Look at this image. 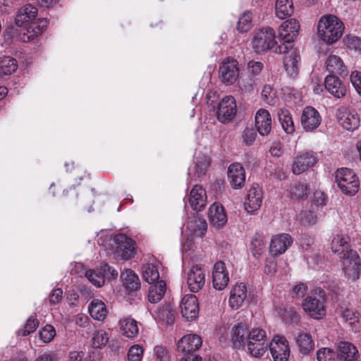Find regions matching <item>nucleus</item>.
I'll return each mask as SVG.
<instances>
[{"mask_svg": "<svg viewBox=\"0 0 361 361\" xmlns=\"http://www.w3.org/2000/svg\"><path fill=\"white\" fill-rule=\"evenodd\" d=\"M115 254L122 259H128L134 255L133 241L124 234L114 236Z\"/></svg>", "mask_w": 361, "mask_h": 361, "instance_id": "15", "label": "nucleus"}, {"mask_svg": "<svg viewBox=\"0 0 361 361\" xmlns=\"http://www.w3.org/2000/svg\"><path fill=\"white\" fill-rule=\"evenodd\" d=\"M210 164V158L207 154L200 152L196 153L195 157V166L192 169L195 176L202 179L207 171Z\"/></svg>", "mask_w": 361, "mask_h": 361, "instance_id": "34", "label": "nucleus"}, {"mask_svg": "<svg viewBox=\"0 0 361 361\" xmlns=\"http://www.w3.org/2000/svg\"><path fill=\"white\" fill-rule=\"evenodd\" d=\"M325 89L333 96L337 98L343 97L346 94L345 86L338 78L329 74L324 80Z\"/></svg>", "mask_w": 361, "mask_h": 361, "instance_id": "28", "label": "nucleus"}, {"mask_svg": "<svg viewBox=\"0 0 361 361\" xmlns=\"http://www.w3.org/2000/svg\"><path fill=\"white\" fill-rule=\"evenodd\" d=\"M325 67L327 71L332 75L345 76L348 74V69L342 59L337 55H330L326 59Z\"/></svg>", "mask_w": 361, "mask_h": 361, "instance_id": "30", "label": "nucleus"}, {"mask_svg": "<svg viewBox=\"0 0 361 361\" xmlns=\"http://www.w3.org/2000/svg\"><path fill=\"white\" fill-rule=\"evenodd\" d=\"M255 126L261 135L265 136L269 134L271 130V117L267 110L260 109L257 111Z\"/></svg>", "mask_w": 361, "mask_h": 361, "instance_id": "27", "label": "nucleus"}, {"mask_svg": "<svg viewBox=\"0 0 361 361\" xmlns=\"http://www.w3.org/2000/svg\"><path fill=\"white\" fill-rule=\"evenodd\" d=\"M166 290V284L162 280L151 284L148 293L149 301L151 303H157L164 295Z\"/></svg>", "mask_w": 361, "mask_h": 361, "instance_id": "37", "label": "nucleus"}, {"mask_svg": "<svg viewBox=\"0 0 361 361\" xmlns=\"http://www.w3.org/2000/svg\"><path fill=\"white\" fill-rule=\"evenodd\" d=\"M263 192L262 188L257 184L252 185L247 191L244 202L245 209L248 213L258 210L262 203Z\"/></svg>", "mask_w": 361, "mask_h": 361, "instance_id": "20", "label": "nucleus"}, {"mask_svg": "<svg viewBox=\"0 0 361 361\" xmlns=\"http://www.w3.org/2000/svg\"><path fill=\"white\" fill-rule=\"evenodd\" d=\"M349 238L343 235H336L331 242L332 251L339 255H344L347 251H353L349 248Z\"/></svg>", "mask_w": 361, "mask_h": 361, "instance_id": "39", "label": "nucleus"}, {"mask_svg": "<svg viewBox=\"0 0 361 361\" xmlns=\"http://www.w3.org/2000/svg\"><path fill=\"white\" fill-rule=\"evenodd\" d=\"M208 218L211 225L216 228L224 227L228 221L224 208L216 202L209 207Z\"/></svg>", "mask_w": 361, "mask_h": 361, "instance_id": "22", "label": "nucleus"}, {"mask_svg": "<svg viewBox=\"0 0 361 361\" xmlns=\"http://www.w3.org/2000/svg\"><path fill=\"white\" fill-rule=\"evenodd\" d=\"M143 355V350L138 345H133L128 350V361H141Z\"/></svg>", "mask_w": 361, "mask_h": 361, "instance_id": "54", "label": "nucleus"}, {"mask_svg": "<svg viewBox=\"0 0 361 361\" xmlns=\"http://www.w3.org/2000/svg\"><path fill=\"white\" fill-rule=\"evenodd\" d=\"M219 75L225 84H233L239 76L238 62L232 58H227L219 66Z\"/></svg>", "mask_w": 361, "mask_h": 361, "instance_id": "12", "label": "nucleus"}, {"mask_svg": "<svg viewBox=\"0 0 361 361\" xmlns=\"http://www.w3.org/2000/svg\"><path fill=\"white\" fill-rule=\"evenodd\" d=\"M294 12L293 0H276L275 3V14L279 19H285Z\"/></svg>", "mask_w": 361, "mask_h": 361, "instance_id": "38", "label": "nucleus"}, {"mask_svg": "<svg viewBox=\"0 0 361 361\" xmlns=\"http://www.w3.org/2000/svg\"><path fill=\"white\" fill-rule=\"evenodd\" d=\"M277 115L283 130L288 134L294 133L295 126L290 111L285 109H280Z\"/></svg>", "mask_w": 361, "mask_h": 361, "instance_id": "40", "label": "nucleus"}, {"mask_svg": "<svg viewBox=\"0 0 361 361\" xmlns=\"http://www.w3.org/2000/svg\"><path fill=\"white\" fill-rule=\"evenodd\" d=\"M90 316L95 320L103 321L107 314L105 303L99 299H94L88 307Z\"/></svg>", "mask_w": 361, "mask_h": 361, "instance_id": "36", "label": "nucleus"}, {"mask_svg": "<svg viewBox=\"0 0 361 361\" xmlns=\"http://www.w3.org/2000/svg\"><path fill=\"white\" fill-rule=\"evenodd\" d=\"M56 336V331L51 325H46L39 331V337L44 343L51 341Z\"/></svg>", "mask_w": 361, "mask_h": 361, "instance_id": "53", "label": "nucleus"}, {"mask_svg": "<svg viewBox=\"0 0 361 361\" xmlns=\"http://www.w3.org/2000/svg\"><path fill=\"white\" fill-rule=\"evenodd\" d=\"M263 63L260 61H250L247 63V71L250 76H257L263 69Z\"/></svg>", "mask_w": 361, "mask_h": 361, "instance_id": "58", "label": "nucleus"}, {"mask_svg": "<svg viewBox=\"0 0 361 361\" xmlns=\"http://www.w3.org/2000/svg\"><path fill=\"white\" fill-rule=\"evenodd\" d=\"M182 316L188 321L197 318L199 314V306L196 296L192 294L185 295L180 305Z\"/></svg>", "mask_w": 361, "mask_h": 361, "instance_id": "19", "label": "nucleus"}, {"mask_svg": "<svg viewBox=\"0 0 361 361\" xmlns=\"http://www.w3.org/2000/svg\"><path fill=\"white\" fill-rule=\"evenodd\" d=\"M281 317L286 322L296 323L299 321V316L297 311L293 307H286L283 310Z\"/></svg>", "mask_w": 361, "mask_h": 361, "instance_id": "55", "label": "nucleus"}, {"mask_svg": "<svg viewBox=\"0 0 361 361\" xmlns=\"http://www.w3.org/2000/svg\"><path fill=\"white\" fill-rule=\"evenodd\" d=\"M327 197L325 194L320 191L317 190L314 192L312 202L316 206H323L326 204Z\"/></svg>", "mask_w": 361, "mask_h": 361, "instance_id": "60", "label": "nucleus"}, {"mask_svg": "<svg viewBox=\"0 0 361 361\" xmlns=\"http://www.w3.org/2000/svg\"><path fill=\"white\" fill-rule=\"evenodd\" d=\"M322 122L319 113L312 106H307L301 115V125L305 132H312L317 129Z\"/></svg>", "mask_w": 361, "mask_h": 361, "instance_id": "17", "label": "nucleus"}, {"mask_svg": "<svg viewBox=\"0 0 361 361\" xmlns=\"http://www.w3.org/2000/svg\"><path fill=\"white\" fill-rule=\"evenodd\" d=\"M207 230V223L203 218L199 216L189 218L185 232L191 238H188L183 244V250L186 252L192 249V239L195 238H202L205 235Z\"/></svg>", "mask_w": 361, "mask_h": 361, "instance_id": "7", "label": "nucleus"}, {"mask_svg": "<svg viewBox=\"0 0 361 361\" xmlns=\"http://www.w3.org/2000/svg\"><path fill=\"white\" fill-rule=\"evenodd\" d=\"M154 353L160 361H168V351L161 345H157L154 349Z\"/></svg>", "mask_w": 361, "mask_h": 361, "instance_id": "61", "label": "nucleus"}, {"mask_svg": "<svg viewBox=\"0 0 361 361\" xmlns=\"http://www.w3.org/2000/svg\"><path fill=\"white\" fill-rule=\"evenodd\" d=\"M63 290L61 288H56L52 290L49 298V302L51 305L58 304L62 299Z\"/></svg>", "mask_w": 361, "mask_h": 361, "instance_id": "62", "label": "nucleus"}, {"mask_svg": "<svg viewBox=\"0 0 361 361\" xmlns=\"http://www.w3.org/2000/svg\"><path fill=\"white\" fill-rule=\"evenodd\" d=\"M160 266V263L157 261L144 264L142 267V277L144 280L149 284L159 281V269Z\"/></svg>", "mask_w": 361, "mask_h": 361, "instance_id": "33", "label": "nucleus"}, {"mask_svg": "<svg viewBox=\"0 0 361 361\" xmlns=\"http://www.w3.org/2000/svg\"><path fill=\"white\" fill-rule=\"evenodd\" d=\"M252 27V15L249 11L244 12L239 18L237 30L240 32H246Z\"/></svg>", "mask_w": 361, "mask_h": 361, "instance_id": "45", "label": "nucleus"}, {"mask_svg": "<svg viewBox=\"0 0 361 361\" xmlns=\"http://www.w3.org/2000/svg\"><path fill=\"white\" fill-rule=\"evenodd\" d=\"M189 203L196 211L202 210L207 204L206 191L202 186L195 185L190 192Z\"/></svg>", "mask_w": 361, "mask_h": 361, "instance_id": "26", "label": "nucleus"}, {"mask_svg": "<svg viewBox=\"0 0 361 361\" xmlns=\"http://www.w3.org/2000/svg\"><path fill=\"white\" fill-rule=\"evenodd\" d=\"M257 137V133L252 128H246L241 134L240 142L243 145L250 146L252 145Z\"/></svg>", "mask_w": 361, "mask_h": 361, "instance_id": "48", "label": "nucleus"}, {"mask_svg": "<svg viewBox=\"0 0 361 361\" xmlns=\"http://www.w3.org/2000/svg\"><path fill=\"white\" fill-rule=\"evenodd\" d=\"M89 281L97 287H101L104 283V276L101 272L94 270H89L85 273Z\"/></svg>", "mask_w": 361, "mask_h": 361, "instance_id": "49", "label": "nucleus"}, {"mask_svg": "<svg viewBox=\"0 0 361 361\" xmlns=\"http://www.w3.org/2000/svg\"><path fill=\"white\" fill-rule=\"evenodd\" d=\"M350 80L357 93L361 96V72H352L350 75Z\"/></svg>", "mask_w": 361, "mask_h": 361, "instance_id": "59", "label": "nucleus"}, {"mask_svg": "<svg viewBox=\"0 0 361 361\" xmlns=\"http://www.w3.org/2000/svg\"><path fill=\"white\" fill-rule=\"evenodd\" d=\"M229 282V276L225 264L221 261L216 262L213 267L212 283L215 289L224 290Z\"/></svg>", "mask_w": 361, "mask_h": 361, "instance_id": "21", "label": "nucleus"}, {"mask_svg": "<svg viewBox=\"0 0 361 361\" xmlns=\"http://www.w3.org/2000/svg\"><path fill=\"white\" fill-rule=\"evenodd\" d=\"M343 30V22L335 16H324L318 22V37L327 44L337 42L341 37Z\"/></svg>", "mask_w": 361, "mask_h": 361, "instance_id": "3", "label": "nucleus"}, {"mask_svg": "<svg viewBox=\"0 0 361 361\" xmlns=\"http://www.w3.org/2000/svg\"><path fill=\"white\" fill-rule=\"evenodd\" d=\"M247 298V288L243 283H237L231 290L228 302L233 309H238L242 306Z\"/></svg>", "mask_w": 361, "mask_h": 361, "instance_id": "31", "label": "nucleus"}, {"mask_svg": "<svg viewBox=\"0 0 361 361\" xmlns=\"http://www.w3.org/2000/svg\"><path fill=\"white\" fill-rule=\"evenodd\" d=\"M344 42L350 49L361 50V38L357 36L348 35L344 39Z\"/></svg>", "mask_w": 361, "mask_h": 361, "instance_id": "56", "label": "nucleus"}, {"mask_svg": "<svg viewBox=\"0 0 361 361\" xmlns=\"http://www.w3.org/2000/svg\"><path fill=\"white\" fill-rule=\"evenodd\" d=\"M39 324L38 319L34 318L32 316L30 317L26 322L24 329L19 330V335L25 336L34 332L38 327Z\"/></svg>", "mask_w": 361, "mask_h": 361, "instance_id": "52", "label": "nucleus"}, {"mask_svg": "<svg viewBox=\"0 0 361 361\" xmlns=\"http://www.w3.org/2000/svg\"><path fill=\"white\" fill-rule=\"evenodd\" d=\"M307 289L304 283H300L294 286L293 293L295 298H302L306 293Z\"/></svg>", "mask_w": 361, "mask_h": 361, "instance_id": "63", "label": "nucleus"}, {"mask_svg": "<svg viewBox=\"0 0 361 361\" xmlns=\"http://www.w3.org/2000/svg\"><path fill=\"white\" fill-rule=\"evenodd\" d=\"M236 112L235 99L232 96H226L219 103L216 116L221 123H227L235 117Z\"/></svg>", "mask_w": 361, "mask_h": 361, "instance_id": "11", "label": "nucleus"}, {"mask_svg": "<svg viewBox=\"0 0 361 361\" xmlns=\"http://www.w3.org/2000/svg\"><path fill=\"white\" fill-rule=\"evenodd\" d=\"M17 61L15 59L5 56L0 60V77L8 75L17 69Z\"/></svg>", "mask_w": 361, "mask_h": 361, "instance_id": "42", "label": "nucleus"}, {"mask_svg": "<svg viewBox=\"0 0 361 361\" xmlns=\"http://www.w3.org/2000/svg\"><path fill=\"white\" fill-rule=\"evenodd\" d=\"M122 284L130 293L138 290L140 282L138 276L131 269H125L121 274Z\"/></svg>", "mask_w": 361, "mask_h": 361, "instance_id": "32", "label": "nucleus"}, {"mask_svg": "<svg viewBox=\"0 0 361 361\" xmlns=\"http://www.w3.org/2000/svg\"><path fill=\"white\" fill-rule=\"evenodd\" d=\"M275 54L284 55L283 65L285 72L289 77H295L299 72L301 57L298 47L289 44H281V47Z\"/></svg>", "mask_w": 361, "mask_h": 361, "instance_id": "6", "label": "nucleus"}, {"mask_svg": "<svg viewBox=\"0 0 361 361\" xmlns=\"http://www.w3.org/2000/svg\"><path fill=\"white\" fill-rule=\"evenodd\" d=\"M269 350L274 361H287L290 349L287 340L283 336H275L269 342Z\"/></svg>", "mask_w": 361, "mask_h": 361, "instance_id": "16", "label": "nucleus"}, {"mask_svg": "<svg viewBox=\"0 0 361 361\" xmlns=\"http://www.w3.org/2000/svg\"><path fill=\"white\" fill-rule=\"evenodd\" d=\"M293 238L287 233L273 236L270 244V252L274 255H280L292 245Z\"/></svg>", "mask_w": 361, "mask_h": 361, "instance_id": "24", "label": "nucleus"}, {"mask_svg": "<svg viewBox=\"0 0 361 361\" xmlns=\"http://www.w3.org/2000/svg\"><path fill=\"white\" fill-rule=\"evenodd\" d=\"M202 343L200 336L196 334H189L183 336L178 342V350L182 353L190 354L198 350Z\"/></svg>", "mask_w": 361, "mask_h": 361, "instance_id": "25", "label": "nucleus"}, {"mask_svg": "<svg viewBox=\"0 0 361 361\" xmlns=\"http://www.w3.org/2000/svg\"><path fill=\"white\" fill-rule=\"evenodd\" d=\"M300 350L303 354H307L314 348V342L311 336L307 333H300L297 339Z\"/></svg>", "mask_w": 361, "mask_h": 361, "instance_id": "43", "label": "nucleus"}, {"mask_svg": "<svg viewBox=\"0 0 361 361\" xmlns=\"http://www.w3.org/2000/svg\"><path fill=\"white\" fill-rule=\"evenodd\" d=\"M253 255L258 258L265 250L264 239L260 235H255L251 242Z\"/></svg>", "mask_w": 361, "mask_h": 361, "instance_id": "47", "label": "nucleus"}, {"mask_svg": "<svg viewBox=\"0 0 361 361\" xmlns=\"http://www.w3.org/2000/svg\"><path fill=\"white\" fill-rule=\"evenodd\" d=\"M317 358L318 361H336L337 356L336 353L329 348H322L317 351Z\"/></svg>", "mask_w": 361, "mask_h": 361, "instance_id": "50", "label": "nucleus"}, {"mask_svg": "<svg viewBox=\"0 0 361 361\" xmlns=\"http://www.w3.org/2000/svg\"><path fill=\"white\" fill-rule=\"evenodd\" d=\"M336 118L339 124L347 130H354L360 126V117L353 109L341 107L337 110Z\"/></svg>", "mask_w": 361, "mask_h": 361, "instance_id": "14", "label": "nucleus"}, {"mask_svg": "<svg viewBox=\"0 0 361 361\" xmlns=\"http://www.w3.org/2000/svg\"><path fill=\"white\" fill-rule=\"evenodd\" d=\"M228 179L233 189L241 188L244 186L245 172L240 164L234 163L230 165L228 170Z\"/></svg>", "mask_w": 361, "mask_h": 361, "instance_id": "23", "label": "nucleus"}, {"mask_svg": "<svg viewBox=\"0 0 361 361\" xmlns=\"http://www.w3.org/2000/svg\"><path fill=\"white\" fill-rule=\"evenodd\" d=\"M336 180L341 191L349 195H355L359 190V180L350 169L341 168L336 172Z\"/></svg>", "mask_w": 361, "mask_h": 361, "instance_id": "8", "label": "nucleus"}, {"mask_svg": "<svg viewBox=\"0 0 361 361\" xmlns=\"http://www.w3.org/2000/svg\"><path fill=\"white\" fill-rule=\"evenodd\" d=\"M252 48L257 53L271 51L275 53L281 44L276 41V33L273 28L265 27L254 32L252 41Z\"/></svg>", "mask_w": 361, "mask_h": 361, "instance_id": "5", "label": "nucleus"}, {"mask_svg": "<svg viewBox=\"0 0 361 361\" xmlns=\"http://www.w3.org/2000/svg\"><path fill=\"white\" fill-rule=\"evenodd\" d=\"M232 339L237 348L246 345L247 353L255 358L262 357L269 346L266 331L261 328L249 330L245 326L238 324L233 329Z\"/></svg>", "mask_w": 361, "mask_h": 361, "instance_id": "1", "label": "nucleus"}, {"mask_svg": "<svg viewBox=\"0 0 361 361\" xmlns=\"http://www.w3.org/2000/svg\"><path fill=\"white\" fill-rule=\"evenodd\" d=\"M37 15V9L30 4L21 7L16 17V24L18 27H25L20 34V39L24 42H30L40 35L47 28L48 21L45 18L35 20Z\"/></svg>", "mask_w": 361, "mask_h": 361, "instance_id": "2", "label": "nucleus"}, {"mask_svg": "<svg viewBox=\"0 0 361 361\" xmlns=\"http://www.w3.org/2000/svg\"><path fill=\"white\" fill-rule=\"evenodd\" d=\"M300 28V24L295 19L284 21L279 27V37L283 41L281 44L295 45L293 42L298 36Z\"/></svg>", "mask_w": 361, "mask_h": 361, "instance_id": "13", "label": "nucleus"}, {"mask_svg": "<svg viewBox=\"0 0 361 361\" xmlns=\"http://www.w3.org/2000/svg\"><path fill=\"white\" fill-rule=\"evenodd\" d=\"M120 329L128 338H134L138 334L137 322L132 318H123L119 322Z\"/></svg>", "mask_w": 361, "mask_h": 361, "instance_id": "41", "label": "nucleus"}, {"mask_svg": "<svg viewBox=\"0 0 361 361\" xmlns=\"http://www.w3.org/2000/svg\"><path fill=\"white\" fill-rule=\"evenodd\" d=\"M300 222L305 226L314 224L317 221V216L310 211H305L300 214Z\"/></svg>", "mask_w": 361, "mask_h": 361, "instance_id": "57", "label": "nucleus"}, {"mask_svg": "<svg viewBox=\"0 0 361 361\" xmlns=\"http://www.w3.org/2000/svg\"><path fill=\"white\" fill-rule=\"evenodd\" d=\"M205 283L204 271L198 265H193L187 274V284L191 292L197 293Z\"/></svg>", "mask_w": 361, "mask_h": 361, "instance_id": "18", "label": "nucleus"}, {"mask_svg": "<svg viewBox=\"0 0 361 361\" xmlns=\"http://www.w3.org/2000/svg\"><path fill=\"white\" fill-rule=\"evenodd\" d=\"M342 270L349 280H357L360 274V258L356 251H347L340 256Z\"/></svg>", "mask_w": 361, "mask_h": 361, "instance_id": "10", "label": "nucleus"}, {"mask_svg": "<svg viewBox=\"0 0 361 361\" xmlns=\"http://www.w3.org/2000/svg\"><path fill=\"white\" fill-rule=\"evenodd\" d=\"M338 356L346 361H353L358 357L357 348L350 342L340 341L338 343Z\"/></svg>", "mask_w": 361, "mask_h": 361, "instance_id": "35", "label": "nucleus"}, {"mask_svg": "<svg viewBox=\"0 0 361 361\" xmlns=\"http://www.w3.org/2000/svg\"><path fill=\"white\" fill-rule=\"evenodd\" d=\"M317 154L313 151L303 150L298 152L292 157L291 171L300 175L313 167L317 162Z\"/></svg>", "mask_w": 361, "mask_h": 361, "instance_id": "9", "label": "nucleus"}, {"mask_svg": "<svg viewBox=\"0 0 361 361\" xmlns=\"http://www.w3.org/2000/svg\"><path fill=\"white\" fill-rule=\"evenodd\" d=\"M308 187L305 183H296L289 190V195L292 199H306L308 195Z\"/></svg>", "mask_w": 361, "mask_h": 361, "instance_id": "44", "label": "nucleus"}, {"mask_svg": "<svg viewBox=\"0 0 361 361\" xmlns=\"http://www.w3.org/2000/svg\"><path fill=\"white\" fill-rule=\"evenodd\" d=\"M276 263L274 259H267L266 261L264 271L267 275L273 276L276 272Z\"/></svg>", "mask_w": 361, "mask_h": 361, "instance_id": "64", "label": "nucleus"}, {"mask_svg": "<svg viewBox=\"0 0 361 361\" xmlns=\"http://www.w3.org/2000/svg\"><path fill=\"white\" fill-rule=\"evenodd\" d=\"M325 302V292L318 289L303 300L302 308L311 318L321 319L326 315Z\"/></svg>", "mask_w": 361, "mask_h": 361, "instance_id": "4", "label": "nucleus"}, {"mask_svg": "<svg viewBox=\"0 0 361 361\" xmlns=\"http://www.w3.org/2000/svg\"><path fill=\"white\" fill-rule=\"evenodd\" d=\"M109 337L104 330H99L93 334L92 345L94 348L104 346L108 342Z\"/></svg>", "mask_w": 361, "mask_h": 361, "instance_id": "51", "label": "nucleus"}, {"mask_svg": "<svg viewBox=\"0 0 361 361\" xmlns=\"http://www.w3.org/2000/svg\"><path fill=\"white\" fill-rule=\"evenodd\" d=\"M262 98L264 102L271 106L276 105L278 102L276 92L269 85L264 86L262 91Z\"/></svg>", "mask_w": 361, "mask_h": 361, "instance_id": "46", "label": "nucleus"}, {"mask_svg": "<svg viewBox=\"0 0 361 361\" xmlns=\"http://www.w3.org/2000/svg\"><path fill=\"white\" fill-rule=\"evenodd\" d=\"M340 314L343 322L348 325L353 331L358 332L361 330L360 314L355 309L352 307H341Z\"/></svg>", "mask_w": 361, "mask_h": 361, "instance_id": "29", "label": "nucleus"}]
</instances>
